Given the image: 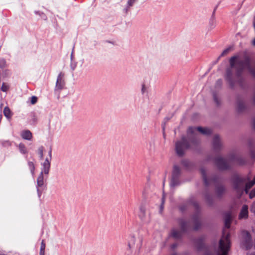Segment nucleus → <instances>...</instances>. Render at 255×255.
Here are the masks:
<instances>
[{"label":"nucleus","instance_id":"30","mask_svg":"<svg viewBox=\"0 0 255 255\" xmlns=\"http://www.w3.org/2000/svg\"><path fill=\"white\" fill-rule=\"evenodd\" d=\"M6 62L5 59H0V68L3 69L6 67Z\"/></svg>","mask_w":255,"mask_h":255},{"label":"nucleus","instance_id":"38","mask_svg":"<svg viewBox=\"0 0 255 255\" xmlns=\"http://www.w3.org/2000/svg\"><path fill=\"white\" fill-rule=\"evenodd\" d=\"M136 0H128V4L129 6H131L133 5V3Z\"/></svg>","mask_w":255,"mask_h":255},{"label":"nucleus","instance_id":"5","mask_svg":"<svg viewBox=\"0 0 255 255\" xmlns=\"http://www.w3.org/2000/svg\"><path fill=\"white\" fill-rule=\"evenodd\" d=\"M198 131L204 135H210L212 133L211 129L207 128H202L201 127H190L188 128V135L192 137V143L193 144L198 145L200 142L199 135L196 133Z\"/></svg>","mask_w":255,"mask_h":255},{"label":"nucleus","instance_id":"7","mask_svg":"<svg viewBox=\"0 0 255 255\" xmlns=\"http://www.w3.org/2000/svg\"><path fill=\"white\" fill-rule=\"evenodd\" d=\"M249 180L248 177L235 175L232 177L234 189L241 195L244 192L245 184Z\"/></svg>","mask_w":255,"mask_h":255},{"label":"nucleus","instance_id":"9","mask_svg":"<svg viewBox=\"0 0 255 255\" xmlns=\"http://www.w3.org/2000/svg\"><path fill=\"white\" fill-rule=\"evenodd\" d=\"M243 245L246 248V250L250 249L253 246V242L252 240L251 235L248 231H244L243 232Z\"/></svg>","mask_w":255,"mask_h":255},{"label":"nucleus","instance_id":"25","mask_svg":"<svg viewBox=\"0 0 255 255\" xmlns=\"http://www.w3.org/2000/svg\"><path fill=\"white\" fill-rule=\"evenodd\" d=\"M45 247H46V245L44 243V241L42 240L41 243L39 255H45Z\"/></svg>","mask_w":255,"mask_h":255},{"label":"nucleus","instance_id":"12","mask_svg":"<svg viewBox=\"0 0 255 255\" xmlns=\"http://www.w3.org/2000/svg\"><path fill=\"white\" fill-rule=\"evenodd\" d=\"M192 220L193 222V230L194 231H197L201 227V223L198 213L193 215Z\"/></svg>","mask_w":255,"mask_h":255},{"label":"nucleus","instance_id":"40","mask_svg":"<svg viewBox=\"0 0 255 255\" xmlns=\"http://www.w3.org/2000/svg\"><path fill=\"white\" fill-rule=\"evenodd\" d=\"M222 84V80L221 79H219L217 81V85H218L219 86H221V85Z\"/></svg>","mask_w":255,"mask_h":255},{"label":"nucleus","instance_id":"19","mask_svg":"<svg viewBox=\"0 0 255 255\" xmlns=\"http://www.w3.org/2000/svg\"><path fill=\"white\" fill-rule=\"evenodd\" d=\"M44 185V177L43 172H40L37 179V192H39V187H42Z\"/></svg>","mask_w":255,"mask_h":255},{"label":"nucleus","instance_id":"17","mask_svg":"<svg viewBox=\"0 0 255 255\" xmlns=\"http://www.w3.org/2000/svg\"><path fill=\"white\" fill-rule=\"evenodd\" d=\"M246 106L245 105L244 102L240 99L237 100V109L238 112H242L245 110Z\"/></svg>","mask_w":255,"mask_h":255},{"label":"nucleus","instance_id":"14","mask_svg":"<svg viewBox=\"0 0 255 255\" xmlns=\"http://www.w3.org/2000/svg\"><path fill=\"white\" fill-rule=\"evenodd\" d=\"M42 169L41 172H43V174H48L50 168V161L48 159V158H46L42 164Z\"/></svg>","mask_w":255,"mask_h":255},{"label":"nucleus","instance_id":"6","mask_svg":"<svg viewBox=\"0 0 255 255\" xmlns=\"http://www.w3.org/2000/svg\"><path fill=\"white\" fill-rule=\"evenodd\" d=\"M178 223L180 225L181 231H178L174 229L171 232V236L176 239L180 238L183 234L191 230L190 221H186L183 219H180L178 220Z\"/></svg>","mask_w":255,"mask_h":255},{"label":"nucleus","instance_id":"49","mask_svg":"<svg viewBox=\"0 0 255 255\" xmlns=\"http://www.w3.org/2000/svg\"><path fill=\"white\" fill-rule=\"evenodd\" d=\"M252 182L253 184H254V185L255 184V177H254L253 180L252 181Z\"/></svg>","mask_w":255,"mask_h":255},{"label":"nucleus","instance_id":"1","mask_svg":"<svg viewBox=\"0 0 255 255\" xmlns=\"http://www.w3.org/2000/svg\"><path fill=\"white\" fill-rule=\"evenodd\" d=\"M238 58L237 56H234L230 59V67L226 70V79L232 87H233L235 84V81L233 78V68H235L238 77L241 76L245 68H247L252 75L255 77V67L254 68L252 67L250 57L246 55L243 59L237 60Z\"/></svg>","mask_w":255,"mask_h":255},{"label":"nucleus","instance_id":"11","mask_svg":"<svg viewBox=\"0 0 255 255\" xmlns=\"http://www.w3.org/2000/svg\"><path fill=\"white\" fill-rule=\"evenodd\" d=\"M64 76V74L62 72H60L57 77L56 87L58 89H62L65 85V82L63 79Z\"/></svg>","mask_w":255,"mask_h":255},{"label":"nucleus","instance_id":"34","mask_svg":"<svg viewBox=\"0 0 255 255\" xmlns=\"http://www.w3.org/2000/svg\"><path fill=\"white\" fill-rule=\"evenodd\" d=\"M182 164L186 167H188L190 164L189 161L186 160H183L181 162Z\"/></svg>","mask_w":255,"mask_h":255},{"label":"nucleus","instance_id":"35","mask_svg":"<svg viewBox=\"0 0 255 255\" xmlns=\"http://www.w3.org/2000/svg\"><path fill=\"white\" fill-rule=\"evenodd\" d=\"M249 197L250 199L255 197V188L251 191L249 194Z\"/></svg>","mask_w":255,"mask_h":255},{"label":"nucleus","instance_id":"29","mask_svg":"<svg viewBox=\"0 0 255 255\" xmlns=\"http://www.w3.org/2000/svg\"><path fill=\"white\" fill-rule=\"evenodd\" d=\"M11 74L10 71L9 69H5L2 72V77L4 78L10 76Z\"/></svg>","mask_w":255,"mask_h":255},{"label":"nucleus","instance_id":"45","mask_svg":"<svg viewBox=\"0 0 255 255\" xmlns=\"http://www.w3.org/2000/svg\"><path fill=\"white\" fill-rule=\"evenodd\" d=\"M177 246V244H173L171 245V248L174 250L175 249Z\"/></svg>","mask_w":255,"mask_h":255},{"label":"nucleus","instance_id":"32","mask_svg":"<svg viewBox=\"0 0 255 255\" xmlns=\"http://www.w3.org/2000/svg\"><path fill=\"white\" fill-rule=\"evenodd\" d=\"M231 50V47H228V48H226L222 52V53L221 54V56H224L227 55L230 52V51Z\"/></svg>","mask_w":255,"mask_h":255},{"label":"nucleus","instance_id":"24","mask_svg":"<svg viewBox=\"0 0 255 255\" xmlns=\"http://www.w3.org/2000/svg\"><path fill=\"white\" fill-rule=\"evenodd\" d=\"M18 148L20 152L22 154H25L27 152V150L25 145L23 143H20L18 145Z\"/></svg>","mask_w":255,"mask_h":255},{"label":"nucleus","instance_id":"53","mask_svg":"<svg viewBox=\"0 0 255 255\" xmlns=\"http://www.w3.org/2000/svg\"><path fill=\"white\" fill-rule=\"evenodd\" d=\"M128 247H129V248H131L130 244L128 245Z\"/></svg>","mask_w":255,"mask_h":255},{"label":"nucleus","instance_id":"39","mask_svg":"<svg viewBox=\"0 0 255 255\" xmlns=\"http://www.w3.org/2000/svg\"><path fill=\"white\" fill-rule=\"evenodd\" d=\"M251 211L255 213V202L253 203L251 207Z\"/></svg>","mask_w":255,"mask_h":255},{"label":"nucleus","instance_id":"22","mask_svg":"<svg viewBox=\"0 0 255 255\" xmlns=\"http://www.w3.org/2000/svg\"><path fill=\"white\" fill-rule=\"evenodd\" d=\"M254 185L252 181H247L245 184L244 190L246 194H248L249 190Z\"/></svg>","mask_w":255,"mask_h":255},{"label":"nucleus","instance_id":"15","mask_svg":"<svg viewBox=\"0 0 255 255\" xmlns=\"http://www.w3.org/2000/svg\"><path fill=\"white\" fill-rule=\"evenodd\" d=\"M213 145L214 149L216 150H218L221 148V144L220 142V138L217 135H215L214 137Z\"/></svg>","mask_w":255,"mask_h":255},{"label":"nucleus","instance_id":"10","mask_svg":"<svg viewBox=\"0 0 255 255\" xmlns=\"http://www.w3.org/2000/svg\"><path fill=\"white\" fill-rule=\"evenodd\" d=\"M196 246L198 251L205 250V253L204 255H213L212 253L209 252L207 247L204 244V239L203 238H200L197 239L196 241Z\"/></svg>","mask_w":255,"mask_h":255},{"label":"nucleus","instance_id":"26","mask_svg":"<svg viewBox=\"0 0 255 255\" xmlns=\"http://www.w3.org/2000/svg\"><path fill=\"white\" fill-rule=\"evenodd\" d=\"M28 165L29 166V169L31 171V173L32 175L34 174V170H35V166L33 162L29 161L28 162Z\"/></svg>","mask_w":255,"mask_h":255},{"label":"nucleus","instance_id":"46","mask_svg":"<svg viewBox=\"0 0 255 255\" xmlns=\"http://www.w3.org/2000/svg\"><path fill=\"white\" fill-rule=\"evenodd\" d=\"M252 124L253 128L255 129V118L253 119Z\"/></svg>","mask_w":255,"mask_h":255},{"label":"nucleus","instance_id":"20","mask_svg":"<svg viewBox=\"0 0 255 255\" xmlns=\"http://www.w3.org/2000/svg\"><path fill=\"white\" fill-rule=\"evenodd\" d=\"M231 221L232 218L230 214H227L225 218V227L227 229H229L230 228Z\"/></svg>","mask_w":255,"mask_h":255},{"label":"nucleus","instance_id":"4","mask_svg":"<svg viewBox=\"0 0 255 255\" xmlns=\"http://www.w3.org/2000/svg\"><path fill=\"white\" fill-rule=\"evenodd\" d=\"M230 161H228L223 157H218L215 159V163L220 170H225L230 167V161H236L240 165H243L245 163L244 159L237 157L233 154L231 155Z\"/></svg>","mask_w":255,"mask_h":255},{"label":"nucleus","instance_id":"36","mask_svg":"<svg viewBox=\"0 0 255 255\" xmlns=\"http://www.w3.org/2000/svg\"><path fill=\"white\" fill-rule=\"evenodd\" d=\"M191 204L194 206V207L197 210V211H198V210L199 209V204L196 202H193L191 203Z\"/></svg>","mask_w":255,"mask_h":255},{"label":"nucleus","instance_id":"3","mask_svg":"<svg viewBox=\"0 0 255 255\" xmlns=\"http://www.w3.org/2000/svg\"><path fill=\"white\" fill-rule=\"evenodd\" d=\"M200 171L205 185L208 186L212 183L215 184L216 186V193L219 197H221L224 193L225 189L223 185H218L219 178L217 176H214L208 179L206 176V171L204 168H201Z\"/></svg>","mask_w":255,"mask_h":255},{"label":"nucleus","instance_id":"13","mask_svg":"<svg viewBox=\"0 0 255 255\" xmlns=\"http://www.w3.org/2000/svg\"><path fill=\"white\" fill-rule=\"evenodd\" d=\"M248 206L247 205H244L239 214V219H247L248 218Z\"/></svg>","mask_w":255,"mask_h":255},{"label":"nucleus","instance_id":"21","mask_svg":"<svg viewBox=\"0 0 255 255\" xmlns=\"http://www.w3.org/2000/svg\"><path fill=\"white\" fill-rule=\"evenodd\" d=\"M21 137L24 139L31 140L32 137V133L29 130H24L21 133Z\"/></svg>","mask_w":255,"mask_h":255},{"label":"nucleus","instance_id":"28","mask_svg":"<svg viewBox=\"0 0 255 255\" xmlns=\"http://www.w3.org/2000/svg\"><path fill=\"white\" fill-rule=\"evenodd\" d=\"M43 150L44 147L43 146H40L38 148V153L39 155L40 159H42L43 158Z\"/></svg>","mask_w":255,"mask_h":255},{"label":"nucleus","instance_id":"51","mask_svg":"<svg viewBox=\"0 0 255 255\" xmlns=\"http://www.w3.org/2000/svg\"><path fill=\"white\" fill-rule=\"evenodd\" d=\"M171 255H177L176 253H174V254H172Z\"/></svg>","mask_w":255,"mask_h":255},{"label":"nucleus","instance_id":"33","mask_svg":"<svg viewBox=\"0 0 255 255\" xmlns=\"http://www.w3.org/2000/svg\"><path fill=\"white\" fill-rule=\"evenodd\" d=\"M37 102V97L34 96H32L31 98V100H30L31 104L32 105H34L35 103H36Z\"/></svg>","mask_w":255,"mask_h":255},{"label":"nucleus","instance_id":"50","mask_svg":"<svg viewBox=\"0 0 255 255\" xmlns=\"http://www.w3.org/2000/svg\"><path fill=\"white\" fill-rule=\"evenodd\" d=\"M252 156L253 157H255V155L253 154V153H252Z\"/></svg>","mask_w":255,"mask_h":255},{"label":"nucleus","instance_id":"27","mask_svg":"<svg viewBox=\"0 0 255 255\" xmlns=\"http://www.w3.org/2000/svg\"><path fill=\"white\" fill-rule=\"evenodd\" d=\"M9 88V86L8 84L3 83L1 87V90L3 92H7Z\"/></svg>","mask_w":255,"mask_h":255},{"label":"nucleus","instance_id":"2","mask_svg":"<svg viewBox=\"0 0 255 255\" xmlns=\"http://www.w3.org/2000/svg\"><path fill=\"white\" fill-rule=\"evenodd\" d=\"M197 145V144H193L192 143V137L190 135H188L187 137L183 136L181 139L176 142L175 149L177 155L178 156L182 157L184 155L186 150Z\"/></svg>","mask_w":255,"mask_h":255},{"label":"nucleus","instance_id":"44","mask_svg":"<svg viewBox=\"0 0 255 255\" xmlns=\"http://www.w3.org/2000/svg\"><path fill=\"white\" fill-rule=\"evenodd\" d=\"M180 209L181 211L183 212L185 210L186 207L185 206H180Z\"/></svg>","mask_w":255,"mask_h":255},{"label":"nucleus","instance_id":"23","mask_svg":"<svg viewBox=\"0 0 255 255\" xmlns=\"http://www.w3.org/2000/svg\"><path fill=\"white\" fill-rule=\"evenodd\" d=\"M3 114L7 119H10L12 116V114L9 108L7 107L4 108Z\"/></svg>","mask_w":255,"mask_h":255},{"label":"nucleus","instance_id":"37","mask_svg":"<svg viewBox=\"0 0 255 255\" xmlns=\"http://www.w3.org/2000/svg\"><path fill=\"white\" fill-rule=\"evenodd\" d=\"M2 145L4 146H10L11 143L9 141H4L2 142Z\"/></svg>","mask_w":255,"mask_h":255},{"label":"nucleus","instance_id":"48","mask_svg":"<svg viewBox=\"0 0 255 255\" xmlns=\"http://www.w3.org/2000/svg\"><path fill=\"white\" fill-rule=\"evenodd\" d=\"M252 44L255 46V38L252 41Z\"/></svg>","mask_w":255,"mask_h":255},{"label":"nucleus","instance_id":"41","mask_svg":"<svg viewBox=\"0 0 255 255\" xmlns=\"http://www.w3.org/2000/svg\"><path fill=\"white\" fill-rule=\"evenodd\" d=\"M206 199L207 200V202L209 204H211L212 203V201L210 200V198L208 196H206Z\"/></svg>","mask_w":255,"mask_h":255},{"label":"nucleus","instance_id":"8","mask_svg":"<svg viewBox=\"0 0 255 255\" xmlns=\"http://www.w3.org/2000/svg\"><path fill=\"white\" fill-rule=\"evenodd\" d=\"M180 175V169L177 165H174L172 174V178L170 182V185L172 187L179 184V177Z\"/></svg>","mask_w":255,"mask_h":255},{"label":"nucleus","instance_id":"16","mask_svg":"<svg viewBox=\"0 0 255 255\" xmlns=\"http://www.w3.org/2000/svg\"><path fill=\"white\" fill-rule=\"evenodd\" d=\"M146 209L144 205H141L139 207V212L138 213V217L141 220L145 219L146 217Z\"/></svg>","mask_w":255,"mask_h":255},{"label":"nucleus","instance_id":"52","mask_svg":"<svg viewBox=\"0 0 255 255\" xmlns=\"http://www.w3.org/2000/svg\"><path fill=\"white\" fill-rule=\"evenodd\" d=\"M250 255H255V254H251Z\"/></svg>","mask_w":255,"mask_h":255},{"label":"nucleus","instance_id":"43","mask_svg":"<svg viewBox=\"0 0 255 255\" xmlns=\"http://www.w3.org/2000/svg\"><path fill=\"white\" fill-rule=\"evenodd\" d=\"M48 154H49V158H48V159L50 161H51V155H52V150H51V149H50Z\"/></svg>","mask_w":255,"mask_h":255},{"label":"nucleus","instance_id":"47","mask_svg":"<svg viewBox=\"0 0 255 255\" xmlns=\"http://www.w3.org/2000/svg\"><path fill=\"white\" fill-rule=\"evenodd\" d=\"M144 89H145V85H142V93H143V92H144Z\"/></svg>","mask_w":255,"mask_h":255},{"label":"nucleus","instance_id":"42","mask_svg":"<svg viewBox=\"0 0 255 255\" xmlns=\"http://www.w3.org/2000/svg\"><path fill=\"white\" fill-rule=\"evenodd\" d=\"M164 202V197H163L162 199V204H161V205L160 206V209L161 210H162V209H163V206Z\"/></svg>","mask_w":255,"mask_h":255},{"label":"nucleus","instance_id":"31","mask_svg":"<svg viewBox=\"0 0 255 255\" xmlns=\"http://www.w3.org/2000/svg\"><path fill=\"white\" fill-rule=\"evenodd\" d=\"M213 98L217 105L219 106L220 105V100L219 99L218 95L214 93L213 94Z\"/></svg>","mask_w":255,"mask_h":255},{"label":"nucleus","instance_id":"18","mask_svg":"<svg viewBox=\"0 0 255 255\" xmlns=\"http://www.w3.org/2000/svg\"><path fill=\"white\" fill-rule=\"evenodd\" d=\"M37 122V117L35 113H31L29 115L28 123L30 125H35Z\"/></svg>","mask_w":255,"mask_h":255}]
</instances>
